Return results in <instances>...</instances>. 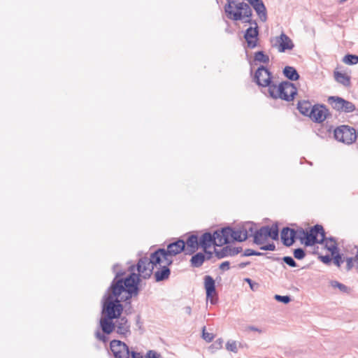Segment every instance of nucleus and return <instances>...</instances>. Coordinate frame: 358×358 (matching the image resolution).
I'll return each mask as SVG.
<instances>
[{"instance_id": "423d86ee", "label": "nucleus", "mask_w": 358, "mask_h": 358, "mask_svg": "<svg viewBox=\"0 0 358 358\" xmlns=\"http://www.w3.org/2000/svg\"><path fill=\"white\" fill-rule=\"evenodd\" d=\"M157 250H163L162 255H159L162 260L167 264H171L173 263V257L185 250V243L184 241L179 239L169 244L166 250L160 248Z\"/></svg>"}, {"instance_id": "20e7f679", "label": "nucleus", "mask_w": 358, "mask_h": 358, "mask_svg": "<svg viewBox=\"0 0 358 358\" xmlns=\"http://www.w3.org/2000/svg\"><path fill=\"white\" fill-rule=\"evenodd\" d=\"M268 92L269 96L273 99L280 98L289 101L293 100L297 90L293 83L287 81L280 83L278 86L276 85L269 86Z\"/></svg>"}, {"instance_id": "37998d69", "label": "nucleus", "mask_w": 358, "mask_h": 358, "mask_svg": "<svg viewBox=\"0 0 358 358\" xmlns=\"http://www.w3.org/2000/svg\"><path fill=\"white\" fill-rule=\"evenodd\" d=\"M263 250L274 251L275 250V245L274 243H269L260 248Z\"/></svg>"}, {"instance_id": "6e6d98bb", "label": "nucleus", "mask_w": 358, "mask_h": 358, "mask_svg": "<svg viewBox=\"0 0 358 358\" xmlns=\"http://www.w3.org/2000/svg\"><path fill=\"white\" fill-rule=\"evenodd\" d=\"M355 261L357 262V263H358V254L355 256Z\"/></svg>"}, {"instance_id": "4be33fe9", "label": "nucleus", "mask_w": 358, "mask_h": 358, "mask_svg": "<svg viewBox=\"0 0 358 358\" xmlns=\"http://www.w3.org/2000/svg\"><path fill=\"white\" fill-rule=\"evenodd\" d=\"M185 243V245L187 248L185 249L186 254H192L196 250H198L199 245V241H198V237L196 235H191L188 237Z\"/></svg>"}, {"instance_id": "49530a36", "label": "nucleus", "mask_w": 358, "mask_h": 358, "mask_svg": "<svg viewBox=\"0 0 358 358\" xmlns=\"http://www.w3.org/2000/svg\"><path fill=\"white\" fill-rule=\"evenodd\" d=\"M245 281L247 282L249 284L251 289H252V290L255 289V287H257V286H258V285L257 283H254L252 282V280L251 279H250V278H245Z\"/></svg>"}, {"instance_id": "f257e3e1", "label": "nucleus", "mask_w": 358, "mask_h": 358, "mask_svg": "<svg viewBox=\"0 0 358 358\" xmlns=\"http://www.w3.org/2000/svg\"><path fill=\"white\" fill-rule=\"evenodd\" d=\"M118 268V264L113 266V271L116 275L103 299L102 317L99 320V326L103 333L107 335L115 331L113 320L123 312L121 302L129 300L132 294L138 292V275L132 273L124 279L120 278L124 273Z\"/></svg>"}, {"instance_id": "c9c22d12", "label": "nucleus", "mask_w": 358, "mask_h": 358, "mask_svg": "<svg viewBox=\"0 0 358 358\" xmlns=\"http://www.w3.org/2000/svg\"><path fill=\"white\" fill-rule=\"evenodd\" d=\"M305 255V251L302 248H297L294 250V256L297 259H303Z\"/></svg>"}, {"instance_id": "c85d7f7f", "label": "nucleus", "mask_w": 358, "mask_h": 358, "mask_svg": "<svg viewBox=\"0 0 358 358\" xmlns=\"http://www.w3.org/2000/svg\"><path fill=\"white\" fill-rule=\"evenodd\" d=\"M231 227H225V228H222L220 231V234H221V236H222L223 238V241H220V242H222V243H229L230 242L232 241V238L231 237Z\"/></svg>"}, {"instance_id": "aec40b11", "label": "nucleus", "mask_w": 358, "mask_h": 358, "mask_svg": "<svg viewBox=\"0 0 358 358\" xmlns=\"http://www.w3.org/2000/svg\"><path fill=\"white\" fill-rule=\"evenodd\" d=\"M254 237V243L257 245H262L264 243L269 237L268 231V226L262 227L259 230L252 233Z\"/></svg>"}, {"instance_id": "09e8293b", "label": "nucleus", "mask_w": 358, "mask_h": 358, "mask_svg": "<svg viewBox=\"0 0 358 358\" xmlns=\"http://www.w3.org/2000/svg\"><path fill=\"white\" fill-rule=\"evenodd\" d=\"M246 330L252 331H257V332H258L259 334L263 332L262 329H259L258 327H254V326H248L246 328Z\"/></svg>"}, {"instance_id": "c756f323", "label": "nucleus", "mask_w": 358, "mask_h": 358, "mask_svg": "<svg viewBox=\"0 0 358 358\" xmlns=\"http://www.w3.org/2000/svg\"><path fill=\"white\" fill-rule=\"evenodd\" d=\"M238 345L241 348L243 347V345L241 343H238L236 341H228L227 343H226V349L228 351L237 353Z\"/></svg>"}, {"instance_id": "79ce46f5", "label": "nucleus", "mask_w": 358, "mask_h": 358, "mask_svg": "<svg viewBox=\"0 0 358 358\" xmlns=\"http://www.w3.org/2000/svg\"><path fill=\"white\" fill-rule=\"evenodd\" d=\"M146 358H160V355L154 350H149L145 356Z\"/></svg>"}, {"instance_id": "f03ea898", "label": "nucleus", "mask_w": 358, "mask_h": 358, "mask_svg": "<svg viewBox=\"0 0 358 358\" xmlns=\"http://www.w3.org/2000/svg\"><path fill=\"white\" fill-rule=\"evenodd\" d=\"M224 12L229 19L234 21L252 16V10L249 4L245 2L236 3L234 0H227V3L224 6Z\"/></svg>"}, {"instance_id": "6e6552de", "label": "nucleus", "mask_w": 358, "mask_h": 358, "mask_svg": "<svg viewBox=\"0 0 358 358\" xmlns=\"http://www.w3.org/2000/svg\"><path fill=\"white\" fill-rule=\"evenodd\" d=\"M327 102L334 110L339 112L351 113L355 110L354 103L339 96H329Z\"/></svg>"}, {"instance_id": "ea45409f", "label": "nucleus", "mask_w": 358, "mask_h": 358, "mask_svg": "<svg viewBox=\"0 0 358 358\" xmlns=\"http://www.w3.org/2000/svg\"><path fill=\"white\" fill-rule=\"evenodd\" d=\"M263 254L262 252H256L252 249H246L244 251L243 256H244V257H248V256H252V255L261 256Z\"/></svg>"}, {"instance_id": "3c124183", "label": "nucleus", "mask_w": 358, "mask_h": 358, "mask_svg": "<svg viewBox=\"0 0 358 358\" xmlns=\"http://www.w3.org/2000/svg\"><path fill=\"white\" fill-rule=\"evenodd\" d=\"M185 313L190 315L192 314V308L190 306H186L184 308Z\"/></svg>"}, {"instance_id": "473e14b6", "label": "nucleus", "mask_w": 358, "mask_h": 358, "mask_svg": "<svg viewBox=\"0 0 358 358\" xmlns=\"http://www.w3.org/2000/svg\"><path fill=\"white\" fill-rule=\"evenodd\" d=\"M268 231L269 233V237L271 238L273 240H278V228L277 225H273L271 227H269L268 226Z\"/></svg>"}, {"instance_id": "7c9ffc66", "label": "nucleus", "mask_w": 358, "mask_h": 358, "mask_svg": "<svg viewBox=\"0 0 358 358\" xmlns=\"http://www.w3.org/2000/svg\"><path fill=\"white\" fill-rule=\"evenodd\" d=\"M255 60L264 64L269 62V57L267 55H265L262 51H258L255 54Z\"/></svg>"}, {"instance_id": "6ab92c4d", "label": "nucleus", "mask_w": 358, "mask_h": 358, "mask_svg": "<svg viewBox=\"0 0 358 358\" xmlns=\"http://www.w3.org/2000/svg\"><path fill=\"white\" fill-rule=\"evenodd\" d=\"M298 236L297 231H294L289 227H285L281 231V240L283 244L286 246H291L294 242V238Z\"/></svg>"}, {"instance_id": "9b49d317", "label": "nucleus", "mask_w": 358, "mask_h": 358, "mask_svg": "<svg viewBox=\"0 0 358 358\" xmlns=\"http://www.w3.org/2000/svg\"><path fill=\"white\" fill-rule=\"evenodd\" d=\"M273 42V46L275 47L280 52L291 50L294 46L290 38L283 32L280 36L275 37Z\"/></svg>"}, {"instance_id": "5701e85b", "label": "nucleus", "mask_w": 358, "mask_h": 358, "mask_svg": "<svg viewBox=\"0 0 358 358\" xmlns=\"http://www.w3.org/2000/svg\"><path fill=\"white\" fill-rule=\"evenodd\" d=\"M213 244L215 245L214 236L209 232L204 233L199 239V245L206 252L207 248Z\"/></svg>"}, {"instance_id": "a18cd8bd", "label": "nucleus", "mask_w": 358, "mask_h": 358, "mask_svg": "<svg viewBox=\"0 0 358 358\" xmlns=\"http://www.w3.org/2000/svg\"><path fill=\"white\" fill-rule=\"evenodd\" d=\"M220 268L223 271H227L229 269V262H224L220 265Z\"/></svg>"}, {"instance_id": "ddd939ff", "label": "nucleus", "mask_w": 358, "mask_h": 358, "mask_svg": "<svg viewBox=\"0 0 358 358\" xmlns=\"http://www.w3.org/2000/svg\"><path fill=\"white\" fill-rule=\"evenodd\" d=\"M248 22L251 24H254L255 27H250L248 28L245 32L244 38L247 42L248 48L252 49L257 45L259 31L255 22H252L251 20H248Z\"/></svg>"}, {"instance_id": "c03bdc74", "label": "nucleus", "mask_w": 358, "mask_h": 358, "mask_svg": "<svg viewBox=\"0 0 358 358\" xmlns=\"http://www.w3.org/2000/svg\"><path fill=\"white\" fill-rule=\"evenodd\" d=\"M131 358H143V356L141 352H138L134 350H129V357Z\"/></svg>"}, {"instance_id": "a211bd4d", "label": "nucleus", "mask_w": 358, "mask_h": 358, "mask_svg": "<svg viewBox=\"0 0 358 358\" xmlns=\"http://www.w3.org/2000/svg\"><path fill=\"white\" fill-rule=\"evenodd\" d=\"M169 265L164 261L160 262V264H157V271L154 273L157 282L163 281L169 278L171 273V271L168 267Z\"/></svg>"}, {"instance_id": "13d9d810", "label": "nucleus", "mask_w": 358, "mask_h": 358, "mask_svg": "<svg viewBox=\"0 0 358 358\" xmlns=\"http://www.w3.org/2000/svg\"><path fill=\"white\" fill-rule=\"evenodd\" d=\"M357 137H358V129H357Z\"/></svg>"}, {"instance_id": "9d476101", "label": "nucleus", "mask_w": 358, "mask_h": 358, "mask_svg": "<svg viewBox=\"0 0 358 358\" xmlns=\"http://www.w3.org/2000/svg\"><path fill=\"white\" fill-rule=\"evenodd\" d=\"M110 348L115 358H129V348L124 342L113 340L110 343Z\"/></svg>"}, {"instance_id": "dca6fc26", "label": "nucleus", "mask_w": 358, "mask_h": 358, "mask_svg": "<svg viewBox=\"0 0 358 358\" xmlns=\"http://www.w3.org/2000/svg\"><path fill=\"white\" fill-rule=\"evenodd\" d=\"M204 287L206 292L207 299H210V303L214 304L216 302V300L213 298V295H216L215 282L210 275H206L204 277Z\"/></svg>"}, {"instance_id": "72a5a7b5", "label": "nucleus", "mask_w": 358, "mask_h": 358, "mask_svg": "<svg viewBox=\"0 0 358 358\" xmlns=\"http://www.w3.org/2000/svg\"><path fill=\"white\" fill-rule=\"evenodd\" d=\"M220 230H217L213 234L214 238H215V245H217V246H221L222 245L227 244V243H222V242L220 241H223L222 239L224 238V237H222V236H221V234H220Z\"/></svg>"}, {"instance_id": "393cba45", "label": "nucleus", "mask_w": 358, "mask_h": 358, "mask_svg": "<svg viewBox=\"0 0 358 358\" xmlns=\"http://www.w3.org/2000/svg\"><path fill=\"white\" fill-rule=\"evenodd\" d=\"M334 79L338 83L345 87H349L350 85V77L347 74L336 71L334 73Z\"/></svg>"}, {"instance_id": "8fccbe9b", "label": "nucleus", "mask_w": 358, "mask_h": 358, "mask_svg": "<svg viewBox=\"0 0 358 358\" xmlns=\"http://www.w3.org/2000/svg\"><path fill=\"white\" fill-rule=\"evenodd\" d=\"M321 258L322 261L325 264L329 263L331 262V258L328 255L322 256Z\"/></svg>"}, {"instance_id": "39448f33", "label": "nucleus", "mask_w": 358, "mask_h": 358, "mask_svg": "<svg viewBox=\"0 0 358 358\" xmlns=\"http://www.w3.org/2000/svg\"><path fill=\"white\" fill-rule=\"evenodd\" d=\"M297 238L303 241L306 246H312L315 243H323L325 240V232L322 226L316 224L310 229V231L303 229L297 231Z\"/></svg>"}, {"instance_id": "b1692460", "label": "nucleus", "mask_w": 358, "mask_h": 358, "mask_svg": "<svg viewBox=\"0 0 358 358\" xmlns=\"http://www.w3.org/2000/svg\"><path fill=\"white\" fill-rule=\"evenodd\" d=\"M313 106L309 101H299L297 104V108L299 112L306 116H310V111L312 110Z\"/></svg>"}, {"instance_id": "f3484780", "label": "nucleus", "mask_w": 358, "mask_h": 358, "mask_svg": "<svg viewBox=\"0 0 358 358\" xmlns=\"http://www.w3.org/2000/svg\"><path fill=\"white\" fill-rule=\"evenodd\" d=\"M252 6L260 20L263 22L267 20L266 8L262 0H247Z\"/></svg>"}, {"instance_id": "58836bf2", "label": "nucleus", "mask_w": 358, "mask_h": 358, "mask_svg": "<svg viewBox=\"0 0 358 358\" xmlns=\"http://www.w3.org/2000/svg\"><path fill=\"white\" fill-rule=\"evenodd\" d=\"M202 337L207 342H210L213 339V335L212 334L206 332L205 327L203 328Z\"/></svg>"}, {"instance_id": "2f4dec72", "label": "nucleus", "mask_w": 358, "mask_h": 358, "mask_svg": "<svg viewBox=\"0 0 358 358\" xmlns=\"http://www.w3.org/2000/svg\"><path fill=\"white\" fill-rule=\"evenodd\" d=\"M343 62L349 65H355L358 63V56L356 55H346L343 59Z\"/></svg>"}, {"instance_id": "2eb2a0df", "label": "nucleus", "mask_w": 358, "mask_h": 358, "mask_svg": "<svg viewBox=\"0 0 358 358\" xmlns=\"http://www.w3.org/2000/svg\"><path fill=\"white\" fill-rule=\"evenodd\" d=\"M115 331L117 334L127 337L131 334L130 324L127 318L124 316L115 318Z\"/></svg>"}, {"instance_id": "5fc2aeb1", "label": "nucleus", "mask_w": 358, "mask_h": 358, "mask_svg": "<svg viewBox=\"0 0 358 358\" xmlns=\"http://www.w3.org/2000/svg\"><path fill=\"white\" fill-rule=\"evenodd\" d=\"M107 340H108V338L104 334H103L99 341H101L103 343H106L107 341Z\"/></svg>"}, {"instance_id": "f8f14e48", "label": "nucleus", "mask_w": 358, "mask_h": 358, "mask_svg": "<svg viewBox=\"0 0 358 358\" xmlns=\"http://www.w3.org/2000/svg\"><path fill=\"white\" fill-rule=\"evenodd\" d=\"M255 80L257 84L262 87H268L273 85L271 84V76L267 69L262 66L258 68L255 74Z\"/></svg>"}, {"instance_id": "4c0bfd02", "label": "nucleus", "mask_w": 358, "mask_h": 358, "mask_svg": "<svg viewBox=\"0 0 358 358\" xmlns=\"http://www.w3.org/2000/svg\"><path fill=\"white\" fill-rule=\"evenodd\" d=\"M283 262L291 267H296V263L294 259L289 256H286L282 258Z\"/></svg>"}, {"instance_id": "bb28decb", "label": "nucleus", "mask_w": 358, "mask_h": 358, "mask_svg": "<svg viewBox=\"0 0 358 358\" xmlns=\"http://www.w3.org/2000/svg\"><path fill=\"white\" fill-rule=\"evenodd\" d=\"M205 261V255L199 252L192 256L190 262L192 264V266L196 268L200 267L203 263Z\"/></svg>"}, {"instance_id": "412c9836", "label": "nucleus", "mask_w": 358, "mask_h": 358, "mask_svg": "<svg viewBox=\"0 0 358 358\" xmlns=\"http://www.w3.org/2000/svg\"><path fill=\"white\" fill-rule=\"evenodd\" d=\"M241 250V248H232L231 246H226L220 250H215V253L218 259H222L225 257L236 255L240 253Z\"/></svg>"}, {"instance_id": "864d4df0", "label": "nucleus", "mask_w": 358, "mask_h": 358, "mask_svg": "<svg viewBox=\"0 0 358 358\" xmlns=\"http://www.w3.org/2000/svg\"><path fill=\"white\" fill-rule=\"evenodd\" d=\"M248 264H249V262H242L238 265V267L239 268H243Z\"/></svg>"}, {"instance_id": "e433bc0d", "label": "nucleus", "mask_w": 358, "mask_h": 358, "mask_svg": "<svg viewBox=\"0 0 358 358\" xmlns=\"http://www.w3.org/2000/svg\"><path fill=\"white\" fill-rule=\"evenodd\" d=\"M274 299L280 302H282L283 303H288L291 301V298L289 296H281L276 294L274 296Z\"/></svg>"}, {"instance_id": "4d7b16f0", "label": "nucleus", "mask_w": 358, "mask_h": 358, "mask_svg": "<svg viewBox=\"0 0 358 358\" xmlns=\"http://www.w3.org/2000/svg\"><path fill=\"white\" fill-rule=\"evenodd\" d=\"M347 0H339V3H344L345 1H346Z\"/></svg>"}, {"instance_id": "1a4fd4ad", "label": "nucleus", "mask_w": 358, "mask_h": 358, "mask_svg": "<svg viewBox=\"0 0 358 358\" xmlns=\"http://www.w3.org/2000/svg\"><path fill=\"white\" fill-rule=\"evenodd\" d=\"M231 237L232 241L242 242L245 241L249 236L253 233V224L252 222L245 223L237 229L231 228Z\"/></svg>"}, {"instance_id": "cd10ccee", "label": "nucleus", "mask_w": 358, "mask_h": 358, "mask_svg": "<svg viewBox=\"0 0 358 358\" xmlns=\"http://www.w3.org/2000/svg\"><path fill=\"white\" fill-rule=\"evenodd\" d=\"M324 241L327 249L331 252V255H334L338 250L336 243L334 238L331 237L329 238H325Z\"/></svg>"}, {"instance_id": "a19ab883", "label": "nucleus", "mask_w": 358, "mask_h": 358, "mask_svg": "<svg viewBox=\"0 0 358 358\" xmlns=\"http://www.w3.org/2000/svg\"><path fill=\"white\" fill-rule=\"evenodd\" d=\"M334 257V262L337 266H340L341 264L343 263V260L341 258V256L338 253H336L334 255H332Z\"/></svg>"}, {"instance_id": "0eeeda50", "label": "nucleus", "mask_w": 358, "mask_h": 358, "mask_svg": "<svg viewBox=\"0 0 358 358\" xmlns=\"http://www.w3.org/2000/svg\"><path fill=\"white\" fill-rule=\"evenodd\" d=\"M334 137L338 141L350 144L357 138V131L350 126L341 125L334 130Z\"/></svg>"}, {"instance_id": "f704fd0d", "label": "nucleus", "mask_w": 358, "mask_h": 358, "mask_svg": "<svg viewBox=\"0 0 358 358\" xmlns=\"http://www.w3.org/2000/svg\"><path fill=\"white\" fill-rule=\"evenodd\" d=\"M331 285L334 287L338 288L343 292H348V287L347 286H345V285H343L342 283H340L338 281H331Z\"/></svg>"}, {"instance_id": "a878e982", "label": "nucleus", "mask_w": 358, "mask_h": 358, "mask_svg": "<svg viewBox=\"0 0 358 358\" xmlns=\"http://www.w3.org/2000/svg\"><path fill=\"white\" fill-rule=\"evenodd\" d=\"M283 73L285 76L290 80L295 81L299 78L297 71L292 66H285L283 69Z\"/></svg>"}, {"instance_id": "de8ad7c7", "label": "nucleus", "mask_w": 358, "mask_h": 358, "mask_svg": "<svg viewBox=\"0 0 358 358\" xmlns=\"http://www.w3.org/2000/svg\"><path fill=\"white\" fill-rule=\"evenodd\" d=\"M347 270L349 271L353 267V259L352 257L347 258Z\"/></svg>"}, {"instance_id": "4468645a", "label": "nucleus", "mask_w": 358, "mask_h": 358, "mask_svg": "<svg viewBox=\"0 0 358 358\" xmlns=\"http://www.w3.org/2000/svg\"><path fill=\"white\" fill-rule=\"evenodd\" d=\"M328 109L324 105L316 104L314 105L309 117L315 122H324L328 115Z\"/></svg>"}, {"instance_id": "603ef678", "label": "nucleus", "mask_w": 358, "mask_h": 358, "mask_svg": "<svg viewBox=\"0 0 358 358\" xmlns=\"http://www.w3.org/2000/svg\"><path fill=\"white\" fill-rule=\"evenodd\" d=\"M103 334H101V333L98 330V331H96L95 332V337H96L98 340H100Z\"/></svg>"}, {"instance_id": "7ed1b4c3", "label": "nucleus", "mask_w": 358, "mask_h": 358, "mask_svg": "<svg viewBox=\"0 0 358 358\" xmlns=\"http://www.w3.org/2000/svg\"><path fill=\"white\" fill-rule=\"evenodd\" d=\"M163 250H156L150 255V257L141 258L137 264V270L139 274L145 279L150 277L152 271L157 267V264H160Z\"/></svg>"}]
</instances>
